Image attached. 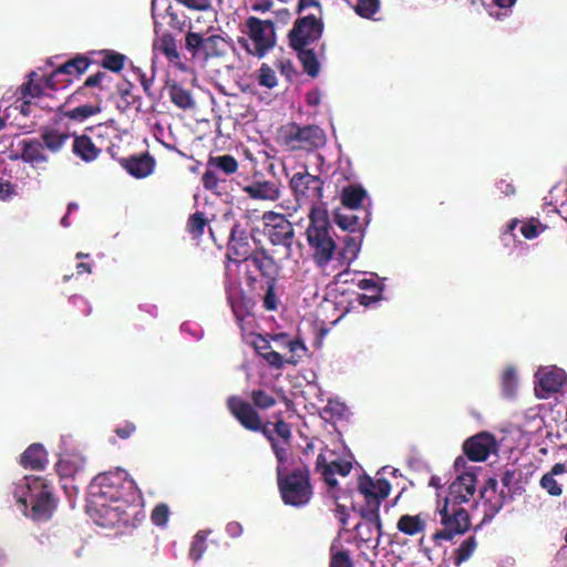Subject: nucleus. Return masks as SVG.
Returning a JSON list of instances; mask_svg holds the SVG:
<instances>
[{"mask_svg":"<svg viewBox=\"0 0 567 567\" xmlns=\"http://www.w3.org/2000/svg\"><path fill=\"white\" fill-rule=\"evenodd\" d=\"M308 217L307 243L312 251L315 264L322 268L332 260L337 250L333 229L326 208L311 209Z\"/></svg>","mask_w":567,"mask_h":567,"instance_id":"1","label":"nucleus"},{"mask_svg":"<svg viewBox=\"0 0 567 567\" xmlns=\"http://www.w3.org/2000/svg\"><path fill=\"white\" fill-rule=\"evenodd\" d=\"M287 462H277V485L284 504L303 507L312 498L313 487L308 466L302 465L289 470Z\"/></svg>","mask_w":567,"mask_h":567,"instance_id":"2","label":"nucleus"},{"mask_svg":"<svg viewBox=\"0 0 567 567\" xmlns=\"http://www.w3.org/2000/svg\"><path fill=\"white\" fill-rule=\"evenodd\" d=\"M89 62L84 58H78L64 63L43 80L38 81V106L49 110H59L61 104L54 94L66 89L72 82V76H79L86 71Z\"/></svg>","mask_w":567,"mask_h":567,"instance_id":"3","label":"nucleus"},{"mask_svg":"<svg viewBox=\"0 0 567 567\" xmlns=\"http://www.w3.org/2000/svg\"><path fill=\"white\" fill-rule=\"evenodd\" d=\"M439 514L443 528L433 535L435 540H452L454 536L465 534L471 527L468 512L462 504L444 499Z\"/></svg>","mask_w":567,"mask_h":567,"instance_id":"4","label":"nucleus"},{"mask_svg":"<svg viewBox=\"0 0 567 567\" xmlns=\"http://www.w3.org/2000/svg\"><path fill=\"white\" fill-rule=\"evenodd\" d=\"M87 512L95 524L104 528H113L128 524V516L123 504L112 503L101 494L91 493Z\"/></svg>","mask_w":567,"mask_h":567,"instance_id":"5","label":"nucleus"},{"mask_svg":"<svg viewBox=\"0 0 567 567\" xmlns=\"http://www.w3.org/2000/svg\"><path fill=\"white\" fill-rule=\"evenodd\" d=\"M289 185L300 205H309L310 210L324 208L322 206L324 182L319 176L311 175L307 171L297 172L290 178Z\"/></svg>","mask_w":567,"mask_h":567,"instance_id":"6","label":"nucleus"},{"mask_svg":"<svg viewBox=\"0 0 567 567\" xmlns=\"http://www.w3.org/2000/svg\"><path fill=\"white\" fill-rule=\"evenodd\" d=\"M265 234L275 246L286 248V257H291L292 244L295 241L293 225L282 215L269 212L264 216Z\"/></svg>","mask_w":567,"mask_h":567,"instance_id":"7","label":"nucleus"},{"mask_svg":"<svg viewBox=\"0 0 567 567\" xmlns=\"http://www.w3.org/2000/svg\"><path fill=\"white\" fill-rule=\"evenodd\" d=\"M246 25L250 40L246 45L247 51L254 55L264 56L275 44V29L272 22L250 17Z\"/></svg>","mask_w":567,"mask_h":567,"instance_id":"8","label":"nucleus"},{"mask_svg":"<svg viewBox=\"0 0 567 567\" xmlns=\"http://www.w3.org/2000/svg\"><path fill=\"white\" fill-rule=\"evenodd\" d=\"M127 476L128 474L125 471L101 473L94 477L92 488H97V491L92 493L101 494L112 503H120L124 485L128 484L131 487L134 484Z\"/></svg>","mask_w":567,"mask_h":567,"instance_id":"9","label":"nucleus"},{"mask_svg":"<svg viewBox=\"0 0 567 567\" xmlns=\"http://www.w3.org/2000/svg\"><path fill=\"white\" fill-rule=\"evenodd\" d=\"M254 252L255 249L250 244V235L239 223H236L231 227L228 238L226 259L239 265L248 261Z\"/></svg>","mask_w":567,"mask_h":567,"instance_id":"10","label":"nucleus"},{"mask_svg":"<svg viewBox=\"0 0 567 567\" xmlns=\"http://www.w3.org/2000/svg\"><path fill=\"white\" fill-rule=\"evenodd\" d=\"M226 405L230 414L244 429L251 432H257L260 429L261 416L250 402L237 395H230Z\"/></svg>","mask_w":567,"mask_h":567,"instance_id":"11","label":"nucleus"},{"mask_svg":"<svg viewBox=\"0 0 567 567\" xmlns=\"http://www.w3.org/2000/svg\"><path fill=\"white\" fill-rule=\"evenodd\" d=\"M322 32L321 23L315 17H305L295 23L290 31V45L293 49H302L317 41Z\"/></svg>","mask_w":567,"mask_h":567,"instance_id":"12","label":"nucleus"},{"mask_svg":"<svg viewBox=\"0 0 567 567\" xmlns=\"http://www.w3.org/2000/svg\"><path fill=\"white\" fill-rule=\"evenodd\" d=\"M380 506L381 503L379 502L365 501V504L360 508V516L363 522L355 526V530L363 542L371 539L374 529L378 532L379 536L382 534Z\"/></svg>","mask_w":567,"mask_h":567,"instance_id":"13","label":"nucleus"},{"mask_svg":"<svg viewBox=\"0 0 567 567\" xmlns=\"http://www.w3.org/2000/svg\"><path fill=\"white\" fill-rule=\"evenodd\" d=\"M58 504L59 498L54 494L52 482L38 476V523L51 520Z\"/></svg>","mask_w":567,"mask_h":567,"instance_id":"14","label":"nucleus"},{"mask_svg":"<svg viewBox=\"0 0 567 567\" xmlns=\"http://www.w3.org/2000/svg\"><path fill=\"white\" fill-rule=\"evenodd\" d=\"M333 220L342 230L351 234L363 233L370 223V212L341 207L334 210Z\"/></svg>","mask_w":567,"mask_h":567,"instance_id":"15","label":"nucleus"},{"mask_svg":"<svg viewBox=\"0 0 567 567\" xmlns=\"http://www.w3.org/2000/svg\"><path fill=\"white\" fill-rule=\"evenodd\" d=\"M496 449L495 437L489 433H480L463 443L464 454L473 462L487 460L492 451Z\"/></svg>","mask_w":567,"mask_h":567,"instance_id":"16","label":"nucleus"},{"mask_svg":"<svg viewBox=\"0 0 567 567\" xmlns=\"http://www.w3.org/2000/svg\"><path fill=\"white\" fill-rule=\"evenodd\" d=\"M476 475L473 473H463L450 485L445 499L456 502L457 504L467 503L476 492Z\"/></svg>","mask_w":567,"mask_h":567,"instance_id":"17","label":"nucleus"},{"mask_svg":"<svg viewBox=\"0 0 567 567\" xmlns=\"http://www.w3.org/2000/svg\"><path fill=\"white\" fill-rule=\"evenodd\" d=\"M316 468L321 473L327 485L331 489H334L338 485V481L334 475L339 474L341 476H347L352 468V464L343 460H334L328 463L324 454L320 453L317 456Z\"/></svg>","mask_w":567,"mask_h":567,"instance_id":"18","label":"nucleus"},{"mask_svg":"<svg viewBox=\"0 0 567 567\" xmlns=\"http://www.w3.org/2000/svg\"><path fill=\"white\" fill-rule=\"evenodd\" d=\"M86 457L78 451L63 453L55 464V470L61 478L82 475L86 470Z\"/></svg>","mask_w":567,"mask_h":567,"instance_id":"19","label":"nucleus"},{"mask_svg":"<svg viewBox=\"0 0 567 567\" xmlns=\"http://www.w3.org/2000/svg\"><path fill=\"white\" fill-rule=\"evenodd\" d=\"M536 377L538 378V389L543 392V394H538L540 398L557 393L566 382L565 371L557 367L538 370Z\"/></svg>","mask_w":567,"mask_h":567,"instance_id":"20","label":"nucleus"},{"mask_svg":"<svg viewBox=\"0 0 567 567\" xmlns=\"http://www.w3.org/2000/svg\"><path fill=\"white\" fill-rule=\"evenodd\" d=\"M358 491L365 501L382 503L391 492V484L385 478L374 481L372 477L363 475L359 478Z\"/></svg>","mask_w":567,"mask_h":567,"instance_id":"21","label":"nucleus"},{"mask_svg":"<svg viewBox=\"0 0 567 567\" xmlns=\"http://www.w3.org/2000/svg\"><path fill=\"white\" fill-rule=\"evenodd\" d=\"M248 261L259 272L265 281H278L280 267L275 258L265 248H257Z\"/></svg>","mask_w":567,"mask_h":567,"instance_id":"22","label":"nucleus"},{"mask_svg":"<svg viewBox=\"0 0 567 567\" xmlns=\"http://www.w3.org/2000/svg\"><path fill=\"white\" fill-rule=\"evenodd\" d=\"M227 301L231 308L238 327L243 332H245L246 319L252 316V309L255 306L254 300L240 290L238 292L229 293Z\"/></svg>","mask_w":567,"mask_h":567,"instance_id":"23","label":"nucleus"},{"mask_svg":"<svg viewBox=\"0 0 567 567\" xmlns=\"http://www.w3.org/2000/svg\"><path fill=\"white\" fill-rule=\"evenodd\" d=\"M122 166L134 177L144 178L152 174L155 165L154 158L148 154L132 155L121 161Z\"/></svg>","mask_w":567,"mask_h":567,"instance_id":"24","label":"nucleus"},{"mask_svg":"<svg viewBox=\"0 0 567 567\" xmlns=\"http://www.w3.org/2000/svg\"><path fill=\"white\" fill-rule=\"evenodd\" d=\"M14 497L22 514L32 519L35 518V495L32 493L29 476H24L23 484L16 487Z\"/></svg>","mask_w":567,"mask_h":567,"instance_id":"25","label":"nucleus"},{"mask_svg":"<svg viewBox=\"0 0 567 567\" xmlns=\"http://www.w3.org/2000/svg\"><path fill=\"white\" fill-rule=\"evenodd\" d=\"M34 76L35 71H31L28 74V81L23 83L17 91L19 96L17 97L16 102L6 110V117L10 116L11 111H19L23 116L28 115L31 112V101L28 97H34V94L32 93Z\"/></svg>","mask_w":567,"mask_h":567,"instance_id":"26","label":"nucleus"},{"mask_svg":"<svg viewBox=\"0 0 567 567\" xmlns=\"http://www.w3.org/2000/svg\"><path fill=\"white\" fill-rule=\"evenodd\" d=\"M244 192L252 199L274 202L280 197L279 186L270 181L254 182L245 186Z\"/></svg>","mask_w":567,"mask_h":567,"instance_id":"27","label":"nucleus"},{"mask_svg":"<svg viewBox=\"0 0 567 567\" xmlns=\"http://www.w3.org/2000/svg\"><path fill=\"white\" fill-rule=\"evenodd\" d=\"M567 472V466L565 463H555L551 468L543 474L539 480V486L546 491V493L551 497H559L563 495V487L556 480V476L561 475Z\"/></svg>","mask_w":567,"mask_h":567,"instance_id":"28","label":"nucleus"},{"mask_svg":"<svg viewBox=\"0 0 567 567\" xmlns=\"http://www.w3.org/2000/svg\"><path fill=\"white\" fill-rule=\"evenodd\" d=\"M426 518L422 514L410 515L404 514L401 515L396 522V528L400 533L405 536H416L420 534H424L426 529Z\"/></svg>","mask_w":567,"mask_h":567,"instance_id":"29","label":"nucleus"},{"mask_svg":"<svg viewBox=\"0 0 567 567\" xmlns=\"http://www.w3.org/2000/svg\"><path fill=\"white\" fill-rule=\"evenodd\" d=\"M368 196L367 190L361 185H348L342 188L340 199L342 207L350 209H364L362 203Z\"/></svg>","mask_w":567,"mask_h":567,"instance_id":"30","label":"nucleus"},{"mask_svg":"<svg viewBox=\"0 0 567 567\" xmlns=\"http://www.w3.org/2000/svg\"><path fill=\"white\" fill-rule=\"evenodd\" d=\"M363 233H349L342 239L343 247L339 251V258L343 264L349 266L357 257L361 249Z\"/></svg>","mask_w":567,"mask_h":567,"instance_id":"31","label":"nucleus"},{"mask_svg":"<svg viewBox=\"0 0 567 567\" xmlns=\"http://www.w3.org/2000/svg\"><path fill=\"white\" fill-rule=\"evenodd\" d=\"M272 424L274 423H271L270 421L262 423V420H260V429L257 432L262 433V435L269 441L274 454L277 458V462H287L288 453H286L285 446H281L279 440L276 436H274V427H270Z\"/></svg>","mask_w":567,"mask_h":567,"instance_id":"32","label":"nucleus"},{"mask_svg":"<svg viewBox=\"0 0 567 567\" xmlns=\"http://www.w3.org/2000/svg\"><path fill=\"white\" fill-rule=\"evenodd\" d=\"M502 485L507 488V497L513 498L514 494H520L522 487V472L516 468H506L501 476Z\"/></svg>","mask_w":567,"mask_h":567,"instance_id":"33","label":"nucleus"},{"mask_svg":"<svg viewBox=\"0 0 567 567\" xmlns=\"http://www.w3.org/2000/svg\"><path fill=\"white\" fill-rule=\"evenodd\" d=\"M279 349H288L291 355L301 357L298 352H306L305 343L299 339H289L287 333L268 334Z\"/></svg>","mask_w":567,"mask_h":567,"instance_id":"34","label":"nucleus"},{"mask_svg":"<svg viewBox=\"0 0 567 567\" xmlns=\"http://www.w3.org/2000/svg\"><path fill=\"white\" fill-rule=\"evenodd\" d=\"M274 417L276 419V421L272 424L274 436H276L279 440L281 446H285V451L286 453H288L292 439L290 425L282 419L281 412L275 414Z\"/></svg>","mask_w":567,"mask_h":567,"instance_id":"35","label":"nucleus"},{"mask_svg":"<svg viewBox=\"0 0 567 567\" xmlns=\"http://www.w3.org/2000/svg\"><path fill=\"white\" fill-rule=\"evenodd\" d=\"M169 97L176 106L183 110H193L195 107V100L192 94L182 86L172 85L169 87Z\"/></svg>","mask_w":567,"mask_h":567,"instance_id":"36","label":"nucleus"},{"mask_svg":"<svg viewBox=\"0 0 567 567\" xmlns=\"http://www.w3.org/2000/svg\"><path fill=\"white\" fill-rule=\"evenodd\" d=\"M207 166L220 169L226 175H231L238 169V163L231 155L209 156Z\"/></svg>","mask_w":567,"mask_h":567,"instance_id":"37","label":"nucleus"},{"mask_svg":"<svg viewBox=\"0 0 567 567\" xmlns=\"http://www.w3.org/2000/svg\"><path fill=\"white\" fill-rule=\"evenodd\" d=\"M154 49L165 54L171 61L178 58L175 40L168 33L163 34L154 41Z\"/></svg>","mask_w":567,"mask_h":567,"instance_id":"38","label":"nucleus"},{"mask_svg":"<svg viewBox=\"0 0 567 567\" xmlns=\"http://www.w3.org/2000/svg\"><path fill=\"white\" fill-rule=\"evenodd\" d=\"M227 42L220 35L206 37L204 52L207 56H221L226 53Z\"/></svg>","mask_w":567,"mask_h":567,"instance_id":"39","label":"nucleus"},{"mask_svg":"<svg viewBox=\"0 0 567 567\" xmlns=\"http://www.w3.org/2000/svg\"><path fill=\"white\" fill-rule=\"evenodd\" d=\"M477 547L475 536H470L461 543V545L454 550V564L460 566L466 561Z\"/></svg>","mask_w":567,"mask_h":567,"instance_id":"40","label":"nucleus"},{"mask_svg":"<svg viewBox=\"0 0 567 567\" xmlns=\"http://www.w3.org/2000/svg\"><path fill=\"white\" fill-rule=\"evenodd\" d=\"M329 567H354L349 550L339 548L336 543H332Z\"/></svg>","mask_w":567,"mask_h":567,"instance_id":"41","label":"nucleus"},{"mask_svg":"<svg viewBox=\"0 0 567 567\" xmlns=\"http://www.w3.org/2000/svg\"><path fill=\"white\" fill-rule=\"evenodd\" d=\"M292 134L296 142H318L326 138L323 131L318 126L296 127Z\"/></svg>","mask_w":567,"mask_h":567,"instance_id":"42","label":"nucleus"},{"mask_svg":"<svg viewBox=\"0 0 567 567\" xmlns=\"http://www.w3.org/2000/svg\"><path fill=\"white\" fill-rule=\"evenodd\" d=\"M299 52V59L303 65V70L307 74L315 78L319 73V63L315 53L306 48L296 49Z\"/></svg>","mask_w":567,"mask_h":567,"instance_id":"43","label":"nucleus"},{"mask_svg":"<svg viewBox=\"0 0 567 567\" xmlns=\"http://www.w3.org/2000/svg\"><path fill=\"white\" fill-rule=\"evenodd\" d=\"M251 404L260 410H268L276 404V399L262 389H254L250 393Z\"/></svg>","mask_w":567,"mask_h":567,"instance_id":"44","label":"nucleus"},{"mask_svg":"<svg viewBox=\"0 0 567 567\" xmlns=\"http://www.w3.org/2000/svg\"><path fill=\"white\" fill-rule=\"evenodd\" d=\"M207 225V218L203 212L192 214L187 221V230L194 238H198L204 234Z\"/></svg>","mask_w":567,"mask_h":567,"instance_id":"45","label":"nucleus"},{"mask_svg":"<svg viewBox=\"0 0 567 567\" xmlns=\"http://www.w3.org/2000/svg\"><path fill=\"white\" fill-rule=\"evenodd\" d=\"M207 534L208 533L205 530H199L194 536L189 548V557L192 560L198 561L205 553Z\"/></svg>","mask_w":567,"mask_h":567,"instance_id":"46","label":"nucleus"},{"mask_svg":"<svg viewBox=\"0 0 567 567\" xmlns=\"http://www.w3.org/2000/svg\"><path fill=\"white\" fill-rule=\"evenodd\" d=\"M278 281H266V291L262 298V307L267 311H276L279 306V299L276 293V286Z\"/></svg>","mask_w":567,"mask_h":567,"instance_id":"47","label":"nucleus"},{"mask_svg":"<svg viewBox=\"0 0 567 567\" xmlns=\"http://www.w3.org/2000/svg\"><path fill=\"white\" fill-rule=\"evenodd\" d=\"M262 359L272 368L280 370L284 368L285 363L296 364L298 359L295 355H290L288 359H284V357L275 350L266 351Z\"/></svg>","mask_w":567,"mask_h":567,"instance_id":"48","label":"nucleus"},{"mask_svg":"<svg viewBox=\"0 0 567 567\" xmlns=\"http://www.w3.org/2000/svg\"><path fill=\"white\" fill-rule=\"evenodd\" d=\"M517 385L516 371L513 367H508L502 374V390L506 396H512L515 393Z\"/></svg>","mask_w":567,"mask_h":567,"instance_id":"49","label":"nucleus"},{"mask_svg":"<svg viewBox=\"0 0 567 567\" xmlns=\"http://www.w3.org/2000/svg\"><path fill=\"white\" fill-rule=\"evenodd\" d=\"M101 111L100 106L92 104H84L69 111L66 114L70 118L75 121H84L85 118L97 114Z\"/></svg>","mask_w":567,"mask_h":567,"instance_id":"50","label":"nucleus"},{"mask_svg":"<svg viewBox=\"0 0 567 567\" xmlns=\"http://www.w3.org/2000/svg\"><path fill=\"white\" fill-rule=\"evenodd\" d=\"M73 152L83 161L90 162L95 159L101 151L95 147V144H73Z\"/></svg>","mask_w":567,"mask_h":567,"instance_id":"51","label":"nucleus"},{"mask_svg":"<svg viewBox=\"0 0 567 567\" xmlns=\"http://www.w3.org/2000/svg\"><path fill=\"white\" fill-rule=\"evenodd\" d=\"M380 7L379 0H358L355 11L363 18H371Z\"/></svg>","mask_w":567,"mask_h":567,"instance_id":"52","label":"nucleus"},{"mask_svg":"<svg viewBox=\"0 0 567 567\" xmlns=\"http://www.w3.org/2000/svg\"><path fill=\"white\" fill-rule=\"evenodd\" d=\"M202 184L205 189L216 194H220V192L218 190L219 178L214 168H209V166H207L206 172L202 176Z\"/></svg>","mask_w":567,"mask_h":567,"instance_id":"53","label":"nucleus"},{"mask_svg":"<svg viewBox=\"0 0 567 567\" xmlns=\"http://www.w3.org/2000/svg\"><path fill=\"white\" fill-rule=\"evenodd\" d=\"M169 517V508L166 504H157L151 514V519L156 526H165Z\"/></svg>","mask_w":567,"mask_h":567,"instance_id":"54","label":"nucleus"},{"mask_svg":"<svg viewBox=\"0 0 567 567\" xmlns=\"http://www.w3.org/2000/svg\"><path fill=\"white\" fill-rule=\"evenodd\" d=\"M259 84L269 89L277 85L275 71L266 64H264L259 70Z\"/></svg>","mask_w":567,"mask_h":567,"instance_id":"55","label":"nucleus"},{"mask_svg":"<svg viewBox=\"0 0 567 567\" xmlns=\"http://www.w3.org/2000/svg\"><path fill=\"white\" fill-rule=\"evenodd\" d=\"M205 39L200 33L197 32H188L186 34V48L192 51H196L202 49L204 51V42Z\"/></svg>","mask_w":567,"mask_h":567,"instance_id":"56","label":"nucleus"},{"mask_svg":"<svg viewBox=\"0 0 567 567\" xmlns=\"http://www.w3.org/2000/svg\"><path fill=\"white\" fill-rule=\"evenodd\" d=\"M270 340L268 336L256 334L255 339L251 341V346L260 357H264L266 351L271 350Z\"/></svg>","mask_w":567,"mask_h":567,"instance_id":"57","label":"nucleus"},{"mask_svg":"<svg viewBox=\"0 0 567 567\" xmlns=\"http://www.w3.org/2000/svg\"><path fill=\"white\" fill-rule=\"evenodd\" d=\"M20 463L24 467L35 468V443L30 444L22 453Z\"/></svg>","mask_w":567,"mask_h":567,"instance_id":"58","label":"nucleus"},{"mask_svg":"<svg viewBox=\"0 0 567 567\" xmlns=\"http://www.w3.org/2000/svg\"><path fill=\"white\" fill-rule=\"evenodd\" d=\"M13 195H16V185L0 177V200H9Z\"/></svg>","mask_w":567,"mask_h":567,"instance_id":"59","label":"nucleus"},{"mask_svg":"<svg viewBox=\"0 0 567 567\" xmlns=\"http://www.w3.org/2000/svg\"><path fill=\"white\" fill-rule=\"evenodd\" d=\"M136 431V425L133 422L126 421L123 425L117 426L114 432L122 440H127Z\"/></svg>","mask_w":567,"mask_h":567,"instance_id":"60","label":"nucleus"},{"mask_svg":"<svg viewBox=\"0 0 567 567\" xmlns=\"http://www.w3.org/2000/svg\"><path fill=\"white\" fill-rule=\"evenodd\" d=\"M520 233L526 239H533L536 238L540 231L535 220H530L522 225Z\"/></svg>","mask_w":567,"mask_h":567,"instance_id":"61","label":"nucleus"},{"mask_svg":"<svg viewBox=\"0 0 567 567\" xmlns=\"http://www.w3.org/2000/svg\"><path fill=\"white\" fill-rule=\"evenodd\" d=\"M124 64V56L121 54L109 55L105 61V68L112 71H120Z\"/></svg>","mask_w":567,"mask_h":567,"instance_id":"62","label":"nucleus"},{"mask_svg":"<svg viewBox=\"0 0 567 567\" xmlns=\"http://www.w3.org/2000/svg\"><path fill=\"white\" fill-rule=\"evenodd\" d=\"M381 299L382 293L379 292H371V295L359 293L357 298L359 305L364 307H370L371 305L380 301Z\"/></svg>","mask_w":567,"mask_h":567,"instance_id":"63","label":"nucleus"},{"mask_svg":"<svg viewBox=\"0 0 567 567\" xmlns=\"http://www.w3.org/2000/svg\"><path fill=\"white\" fill-rule=\"evenodd\" d=\"M358 287L362 290H368L370 292L382 293L383 290V287L373 279H362L359 281Z\"/></svg>","mask_w":567,"mask_h":567,"instance_id":"64","label":"nucleus"}]
</instances>
